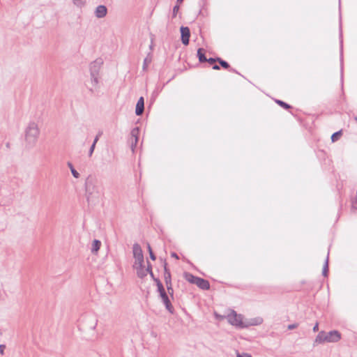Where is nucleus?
Listing matches in <instances>:
<instances>
[{"mask_svg":"<svg viewBox=\"0 0 357 357\" xmlns=\"http://www.w3.org/2000/svg\"><path fill=\"white\" fill-rule=\"evenodd\" d=\"M68 165L70 167L71 173L73 175V176L77 178H79V174L74 169L73 165L70 162H68Z\"/></svg>","mask_w":357,"mask_h":357,"instance_id":"22","label":"nucleus"},{"mask_svg":"<svg viewBox=\"0 0 357 357\" xmlns=\"http://www.w3.org/2000/svg\"><path fill=\"white\" fill-rule=\"evenodd\" d=\"M101 242L99 240H94L92 243L91 252L96 254L100 250Z\"/></svg>","mask_w":357,"mask_h":357,"instance_id":"18","label":"nucleus"},{"mask_svg":"<svg viewBox=\"0 0 357 357\" xmlns=\"http://www.w3.org/2000/svg\"><path fill=\"white\" fill-rule=\"evenodd\" d=\"M101 135H102V132H99L98 133V135L96 136V137H95V139H94V140H93V144H96V143H97V142L98 141L99 137L101 136Z\"/></svg>","mask_w":357,"mask_h":357,"instance_id":"30","label":"nucleus"},{"mask_svg":"<svg viewBox=\"0 0 357 357\" xmlns=\"http://www.w3.org/2000/svg\"><path fill=\"white\" fill-rule=\"evenodd\" d=\"M183 0H177V3L179 4V3H181L183 2Z\"/></svg>","mask_w":357,"mask_h":357,"instance_id":"40","label":"nucleus"},{"mask_svg":"<svg viewBox=\"0 0 357 357\" xmlns=\"http://www.w3.org/2000/svg\"><path fill=\"white\" fill-rule=\"evenodd\" d=\"M147 263H148L147 268H145V270L146 271V273H150V271H152V267L149 261Z\"/></svg>","mask_w":357,"mask_h":357,"instance_id":"32","label":"nucleus"},{"mask_svg":"<svg viewBox=\"0 0 357 357\" xmlns=\"http://www.w3.org/2000/svg\"><path fill=\"white\" fill-rule=\"evenodd\" d=\"M159 296H160V298L162 300V302L165 305L166 310L169 313L174 314V308L173 305H172L171 301H170V299H169V298L168 296V294H167V291H165V292L160 294Z\"/></svg>","mask_w":357,"mask_h":357,"instance_id":"6","label":"nucleus"},{"mask_svg":"<svg viewBox=\"0 0 357 357\" xmlns=\"http://www.w3.org/2000/svg\"><path fill=\"white\" fill-rule=\"evenodd\" d=\"M151 61H152V55L149 53L144 60L143 66H142V69L144 71L147 70L148 66L151 63Z\"/></svg>","mask_w":357,"mask_h":357,"instance_id":"17","label":"nucleus"},{"mask_svg":"<svg viewBox=\"0 0 357 357\" xmlns=\"http://www.w3.org/2000/svg\"><path fill=\"white\" fill-rule=\"evenodd\" d=\"M132 252L135 258L133 266H141L144 264V255L140 245L135 243L132 247Z\"/></svg>","mask_w":357,"mask_h":357,"instance_id":"4","label":"nucleus"},{"mask_svg":"<svg viewBox=\"0 0 357 357\" xmlns=\"http://www.w3.org/2000/svg\"><path fill=\"white\" fill-rule=\"evenodd\" d=\"M215 62L218 61V63H219V61L222 60V59H220L219 57L215 58Z\"/></svg>","mask_w":357,"mask_h":357,"instance_id":"39","label":"nucleus"},{"mask_svg":"<svg viewBox=\"0 0 357 357\" xmlns=\"http://www.w3.org/2000/svg\"><path fill=\"white\" fill-rule=\"evenodd\" d=\"M341 135H342V130H339V131L333 133L331 136L332 142H334L337 141Z\"/></svg>","mask_w":357,"mask_h":357,"instance_id":"23","label":"nucleus"},{"mask_svg":"<svg viewBox=\"0 0 357 357\" xmlns=\"http://www.w3.org/2000/svg\"><path fill=\"white\" fill-rule=\"evenodd\" d=\"M318 330H319V324H318V323H316V324L313 327V331L317 332V331H318Z\"/></svg>","mask_w":357,"mask_h":357,"instance_id":"35","label":"nucleus"},{"mask_svg":"<svg viewBox=\"0 0 357 357\" xmlns=\"http://www.w3.org/2000/svg\"><path fill=\"white\" fill-rule=\"evenodd\" d=\"M40 129L35 122H31L25 130V142L26 146L31 148L33 147L39 137Z\"/></svg>","mask_w":357,"mask_h":357,"instance_id":"2","label":"nucleus"},{"mask_svg":"<svg viewBox=\"0 0 357 357\" xmlns=\"http://www.w3.org/2000/svg\"><path fill=\"white\" fill-rule=\"evenodd\" d=\"M184 278L190 283L196 284L197 280H198L199 277L195 276L190 273H185Z\"/></svg>","mask_w":357,"mask_h":357,"instance_id":"15","label":"nucleus"},{"mask_svg":"<svg viewBox=\"0 0 357 357\" xmlns=\"http://www.w3.org/2000/svg\"><path fill=\"white\" fill-rule=\"evenodd\" d=\"M219 63L225 69H229L230 68L229 64L224 60L219 61Z\"/></svg>","mask_w":357,"mask_h":357,"instance_id":"26","label":"nucleus"},{"mask_svg":"<svg viewBox=\"0 0 357 357\" xmlns=\"http://www.w3.org/2000/svg\"><path fill=\"white\" fill-rule=\"evenodd\" d=\"M95 147H96V144H92V145L90 147L89 151V156H91V155L93 154Z\"/></svg>","mask_w":357,"mask_h":357,"instance_id":"28","label":"nucleus"},{"mask_svg":"<svg viewBox=\"0 0 357 357\" xmlns=\"http://www.w3.org/2000/svg\"><path fill=\"white\" fill-rule=\"evenodd\" d=\"M206 62H208L210 64H213L215 63V58H209V59H207Z\"/></svg>","mask_w":357,"mask_h":357,"instance_id":"33","label":"nucleus"},{"mask_svg":"<svg viewBox=\"0 0 357 357\" xmlns=\"http://www.w3.org/2000/svg\"><path fill=\"white\" fill-rule=\"evenodd\" d=\"M147 248H148V250L149 252L150 258L153 261L155 260L156 257H155L154 253L153 252L152 248L149 243L147 244Z\"/></svg>","mask_w":357,"mask_h":357,"instance_id":"25","label":"nucleus"},{"mask_svg":"<svg viewBox=\"0 0 357 357\" xmlns=\"http://www.w3.org/2000/svg\"><path fill=\"white\" fill-rule=\"evenodd\" d=\"M149 274H150L151 277L152 278V279L154 280V278H155V276L153 275V271H150V273Z\"/></svg>","mask_w":357,"mask_h":357,"instance_id":"38","label":"nucleus"},{"mask_svg":"<svg viewBox=\"0 0 357 357\" xmlns=\"http://www.w3.org/2000/svg\"><path fill=\"white\" fill-rule=\"evenodd\" d=\"M166 287H167V293L172 298H173V296H174V289H173V287H172V284H166Z\"/></svg>","mask_w":357,"mask_h":357,"instance_id":"24","label":"nucleus"},{"mask_svg":"<svg viewBox=\"0 0 357 357\" xmlns=\"http://www.w3.org/2000/svg\"><path fill=\"white\" fill-rule=\"evenodd\" d=\"M341 338V334L337 331H331L328 333L321 331L317 335L314 344L324 342H337Z\"/></svg>","mask_w":357,"mask_h":357,"instance_id":"3","label":"nucleus"},{"mask_svg":"<svg viewBox=\"0 0 357 357\" xmlns=\"http://www.w3.org/2000/svg\"><path fill=\"white\" fill-rule=\"evenodd\" d=\"M107 13V9L105 6L100 5L96 7L95 10V15L98 18L104 17Z\"/></svg>","mask_w":357,"mask_h":357,"instance_id":"11","label":"nucleus"},{"mask_svg":"<svg viewBox=\"0 0 357 357\" xmlns=\"http://www.w3.org/2000/svg\"><path fill=\"white\" fill-rule=\"evenodd\" d=\"M298 324H289L287 328L289 330H293L294 328H296L298 327Z\"/></svg>","mask_w":357,"mask_h":357,"instance_id":"29","label":"nucleus"},{"mask_svg":"<svg viewBox=\"0 0 357 357\" xmlns=\"http://www.w3.org/2000/svg\"><path fill=\"white\" fill-rule=\"evenodd\" d=\"M196 285L203 290H208L210 288L209 282L201 278L197 280Z\"/></svg>","mask_w":357,"mask_h":357,"instance_id":"12","label":"nucleus"},{"mask_svg":"<svg viewBox=\"0 0 357 357\" xmlns=\"http://www.w3.org/2000/svg\"><path fill=\"white\" fill-rule=\"evenodd\" d=\"M5 347H5V345H3V344H1V345H0V354H1V355H3V350H4Z\"/></svg>","mask_w":357,"mask_h":357,"instance_id":"34","label":"nucleus"},{"mask_svg":"<svg viewBox=\"0 0 357 357\" xmlns=\"http://www.w3.org/2000/svg\"><path fill=\"white\" fill-rule=\"evenodd\" d=\"M204 52L205 50L203 48H199L197 50V56L200 63H204L207 61Z\"/></svg>","mask_w":357,"mask_h":357,"instance_id":"16","label":"nucleus"},{"mask_svg":"<svg viewBox=\"0 0 357 357\" xmlns=\"http://www.w3.org/2000/svg\"><path fill=\"white\" fill-rule=\"evenodd\" d=\"M154 282H155V284L157 286V288H158V291L159 293V295L165 291V287L162 284V283L161 282V281L158 279V278H154Z\"/></svg>","mask_w":357,"mask_h":357,"instance_id":"19","label":"nucleus"},{"mask_svg":"<svg viewBox=\"0 0 357 357\" xmlns=\"http://www.w3.org/2000/svg\"><path fill=\"white\" fill-rule=\"evenodd\" d=\"M213 69L214 70H220V66L217 64H215L213 66Z\"/></svg>","mask_w":357,"mask_h":357,"instance_id":"37","label":"nucleus"},{"mask_svg":"<svg viewBox=\"0 0 357 357\" xmlns=\"http://www.w3.org/2000/svg\"><path fill=\"white\" fill-rule=\"evenodd\" d=\"M167 263L165 262L164 264V280L165 282V284H172V279H171V273L167 267Z\"/></svg>","mask_w":357,"mask_h":357,"instance_id":"13","label":"nucleus"},{"mask_svg":"<svg viewBox=\"0 0 357 357\" xmlns=\"http://www.w3.org/2000/svg\"><path fill=\"white\" fill-rule=\"evenodd\" d=\"M328 256L327 257V258L325 261L324 267H323V271H322L323 275L326 277L328 275Z\"/></svg>","mask_w":357,"mask_h":357,"instance_id":"20","label":"nucleus"},{"mask_svg":"<svg viewBox=\"0 0 357 357\" xmlns=\"http://www.w3.org/2000/svg\"><path fill=\"white\" fill-rule=\"evenodd\" d=\"M179 10V5L177 3L176 6L173 8V17H175L177 15V13Z\"/></svg>","mask_w":357,"mask_h":357,"instance_id":"27","label":"nucleus"},{"mask_svg":"<svg viewBox=\"0 0 357 357\" xmlns=\"http://www.w3.org/2000/svg\"><path fill=\"white\" fill-rule=\"evenodd\" d=\"M237 357H252V356H251V355H250L247 353H243L242 354H237Z\"/></svg>","mask_w":357,"mask_h":357,"instance_id":"31","label":"nucleus"},{"mask_svg":"<svg viewBox=\"0 0 357 357\" xmlns=\"http://www.w3.org/2000/svg\"><path fill=\"white\" fill-rule=\"evenodd\" d=\"M275 102H276V103H277L278 105H279L280 106H281V107H283L284 109H290V108L291 107L289 104H287V103L284 102V101H282V100H275Z\"/></svg>","mask_w":357,"mask_h":357,"instance_id":"21","label":"nucleus"},{"mask_svg":"<svg viewBox=\"0 0 357 357\" xmlns=\"http://www.w3.org/2000/svg\"><path fill=\"white\" fill-rule=\"evenodd\" d=\"M171 256L175 259H178V256L176 252H172Z\"/></svg>","mask_w":357,"mask_h":357,"instance_id":"36","label":"nucleus"},{"mask_svg":"<svg viewBox=\"0 0 357 357\" xmlns=\"http://www.w3.org/2000/svg\"><path fill=\"white\" fill-rule=\"evenodd\" d=\"M87 88L91 93L98 91L99 86V75H91V79Z\"/></svg>","mask_w":357,"mask_h":357,"instance_id":"5","label":"nucleus"},{"mask_svg":"<svg viewBox=\"0 0 357 357\" xmlns=\"http://www.w3.org/2000/svg\"><path fill=\"white\" fill-rule=\"evenodd\" d=\"M243 317L241 314H237L234 310L227 315V320L229 324L238 328H247L249 326L258 325L262 323V319L258 318L252 322L243 321Z\"/></svg>","mask_w":357,"mask_h":357,"instance_id":"1","label":"nucleus"},{"mask_svg":"<svg viewBox=\"0 0 357 357\" xmlns=\"http://www.w3.org/2000/svg\"><path fill=\"white\" fill-rule=\"evenodd\" d=\"M102 64L101 59H96L90 64V75H99V71Z\"/></svg>","mask_w":357,"mask_h":357,"instance_id":"7","label":"nucleus"},{"mask_svg":"<svg viewBox=\"0 0 357 357\" xmlns=\"http://www.w3.org/2000/svg\"><path fill=\"white\" fill-rule=\"evenodd\" d=\"M133 268L136 269L137 275L139 278H143L147 275L146 271L145 270V268L143 266V264L141 265L140 266L139 265L137 266H133Z\"/></svg>","mask_w":357,"mask_h":357,"instance_id":"14","label":"nucleus"},{"mask_svg":"<svg viewBox=\"0 0 357 357\" xmlns=\"http://www.w3.org/2000/svg\"><path fill=\"white\" fill-rule=\"evenodd\" d=\"M139 132V130L138 128H135L131 130V149L134 151L135 147L136 146L138 142V135Z\"/></svg>","mask_w":357,"mask_h":357,"instance_id":"9","label":"nucleus"},{"mask_svg":"<svg viewBox=\"0 0 357 357\" xmlns=\"http://www.w3.org/2000/svg\"><path fill=\"white\" fill-rule=\"evenodd\" d=\"M144 110V99L143 97H140L137 102L135 108V114L137 116H140L143 114Z\"/></svg>","mask_w":357,"mask_h":357,"instance_id":"10","label":"nucleus"},{"mask_svg":"<svg viewBox=\"0 0 357 357\" xmlns=\"http://www.w3.org/2000/svg\"><path fill=\"white\" fill-rule=\"evenodd\" d=\"M181 34L182 43L185 45H188L189 44L190 36V29L188 26H181Z\"/></svg>","mask_w":357,"mask_h":357,"instance_id":"8","label":"nucleus"},{"mask_svg":"<svg viewBox=\"0 0 357 357\" xmlns=\"http://www.w3.org/2000/svg\"><path fill=\"white\" fill-rule=\"evenodd\" d=\"M354 119L357 121V116H355Z\"/></svg>","mask_w":357,"mask_h":357,"instance_id":"41","label":"nucleus"}]
</instances>
